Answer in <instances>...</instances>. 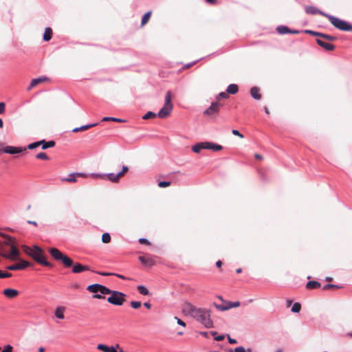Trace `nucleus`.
Returning a JSON list of instances; mask_svg holds the SVG:
<instances>
[{
    "label": "nucleus",
    "instance_id": "obj_3",
    "mask_svg": "<svg viewBox=\"0 0 352 352\" xmlns=\"http://www.w3.org/2000/svg\"><path fill=\"white\" fill-rule=\"evenodd\" d=\"M22 250L26 254L31 256L37 263L47 267H52L53 266L51 263L45 260L44 252L41 248L36 245L33 246V248L23 245L22 246Z\"/></svg>",
    "mask_w": 352,
    "mask_h": 352
},
{
    "label": "nucleus",
    "instance_id": "obj_55",
    "mask_svg": "<svg viewBox=\"0 0 352 352\" xmlns=\"http://www.w3.org/2000/svg\"><path fill=\"white\" fill-rule=\"evenodd\" d=\"M228 342H229L230 344H236V343H237L236 340L233 339V338H231L230 337V336H228Z\"/></svg>",
    "mask_w": 352,
    "mask_h": 352
},
{
    "label": "nucleus",
    "instance_id": "obj_7",
    "mask_svg": "<svg viewBox=\"0 0 352 352\" xmlns=\"http://www.w3.org/2000/svg\"><path fill=\"white\" fill-rule=\"evenodd\" d=\"M109 294L111 296L107 298V301L112 305L120 306L125 301V294L120 292L110 289Z\"/></svg>",
    "mask_w": 352,
    "mask_h": 352
},
{
    "label": "nucleus",
    "instance_id": "obj_8",
    "mask_svg": "<svg viewBox=\"0 0 352 352\" xmlns=\"http://www.w3.org/2000/svg\"><path fill=\"white\" fill-rule=\"evenodd\" d=\"M129 170L127 166H123L122 170L118 174L109 173L104 175H96L95 177H100L102 179H107L112 182L116 183L124 175V174Z\"/></svg>",
    "mask_w": 352,
    "mask_h": 352
},
{
    "label": "nucleus",
    "instance_id": "obj_36",
    "mask_svg": "<svg viewBox=\"0 0 352 352\" xmlns=\"http://www.w3.org/2000/svg\"><path fill=\"white\" fill-rule=\"evenodd\" d=\"M157 116V115L152 112V111H148L146 114H144L142 117L144 120H148L151 118H154Z\"/></svg>",
    "mask_w": 352,
    "mask_h": 352
},
{
    "label": "nucleus",
    "instance_id": "obj_48",
    "mask_svg": "<svg viewBox=\"0 0 352 352\" xmlns=\"http://www.w3.org/2000/svg\"><path fill=\"white\" fill-rule=\"evenodd\" d=\"M139 243L141 244H145L147 245H149L151 244L150 242L147 239H143V238H141L139 239Z\"/></svg>",
    "mask_w": 352,
    "mask_h": 352
},
{
    "label": "nucleus",
    "instance_id": "obj_10",
    "mask_svg": "<svg viewBox=\"0 0 352 352\" xmlns=\"http://www.w3.org/2000/svg\"><path fill=\"white\" fill-rule=\"evenodd\" d=\"M219 101L212 102L210 107H208L204 112V114L206 116H213L218 114L221 107H222Z\"/></svg>",
    "mask_w": 352,
    "mask_h": 352
},
{
    "label": "nucleus",
    "instance_id": "obj_64",
    "mask_svg": "<svg viewBox=\"0 0 352 352\" xmlns=\"http://www.w3.org/2000/svg\"><path fill=\"white\" fill-rule=\"evenodd\" d=\"M38 352H45V349L43 347H40L38 349Z\"/></svg>",
    "mask_w": 352,
    "mask_h": 352
},
{
    "label": "nucleus",
    "instance_id": "obj_5",
    "mask_svg": "<svg viewBox=\"0 0 352 352\" xmlns=\"http://www.w3.org/2000/svg\"><path fill=\"white\" fill-rule=\"evenodd\" d=\"M164 100H165L164 104L157 113V116L160 118H167L168 116H170V114L173 110V105L171 102L172 93L170 91H168L166 93Z\"/></svg>",
    "mask_w": 352,
    "mask_h": 352
},
{
    "label": "nucleus",
    "instance_id": "obj_34",
    "mask_svg": "<svg viewBox=\"0 0 352 352\" xmlns=\"http://www.w3.org/2000/svg\"><path fill=\"white\" fill-rule=\"evenodd\" d=\"M111 236L109 233L106 232L102 235V241L104 243H108L111 241Z\"/></svg>",
    "mask_w": 352,
    "mask_h": 352
},
{
    "label": "nucleus",
    "instance_id": "obj_22",
    "mask_svg": "<svg viewBox=\"0 0 352 352\" xmlns=\"http://www.w3.org/2000/svg\"><path fill=\"white\" fill-rule=\"evenodd\" d=\"M98 125V123H94V124H87V125H83L80 127H76L74 129H72V132L73 133H78V132H80V131H86V130H88L95 126Z\"/></svg>",
    "mask_w": 352,
    "mask_h": 352
},
{
    "label": "nucleus",
    "instance_id": "obj_59",
    "mask_svg": "<svg viewBox=\"0 0 352 352\" xmlns=\"http://www.w3.org/2000/svg\"><path fill=\"white\" fill-rule=\"evenodd\" d=\"M207 3H210V4H216L217 3V0H206Z\"/></svg>",
    "mask_w": 352,
    "mask_h": 352
},
{
    "label": "nucleus",
    "instance_id": "obj_39",
    "mask_svg": "<svg viewBox=\"0 0 352 352\" xmlns=\"http://www.w3.org/2000/svg\"><path fill=\"white\" fill-rule=\"evenodd\" d=\"M141 305H142V303L140 301H131V306L135 309L140 308L141 307Z\"/></svg>",
    "mask_w": 352,
    "mask_h": 352
},
{
    "label": "nucleus",
    "instance_id": "obj_57",
    "mask_svg": "<svg viewBox=\"0 0 352 352\" xmlns=\"http://www.w3.org/2000/svg\"><path fill=\"white\" fill-rule=\"evenodd\" d=\"M93 298H97V299H104V296H102L101 294H94L93 296Z\"/></svg>",
    "mask_w": 352,
    "mask_h": 352
},
{
    "label": "nucleus",
    "instance_id": "obj_12",
    "mask_svg": "<svg viewBox=\"0 0 352 352\" xmlns=\"http://www.w3.org/2000/svg\"><path fill=\"white\" fill-rule=\"evenodd\" d=\"M26 151L27 148L25 147H15L11 146H7L3 148V152L12 155L25 152Z\"/></svg>",
    "mask_w": 352,
    "mask_h": 352
},
{
    "label": "nucleus",
    "instance_id": "obj_62",
    "mask_svg": "<svg viewBox=\"0 0 352 352\" xmlns=\"http://www.w3.org/2000/svg\"><path fill=\"white\" fill-rule=\"evenodd\" d=\"M28 223L29 224H32V225H34V226H37V223H36V221H30V220H29V221H28Z\"/></svg>",
    "mask_w": 352,
    "mask_h": 352
},
{
    "label": "nucleus",
    "instance_id": "obj_60",
    "mask_svg": "<svg viewBox=\"0 0 352 352\" xmlns=\"http://www.w3.org/2000/svg\"><path fill=\"white\" fill-rule=\"evenodd\" d=\"M144 306L148 309H150L151 307V305L149 302H144Z\"/></svg>",
    "mask_w": 352,
    "mask_h": 352
},
{
    "label": "nucleus",
    "instance_id": "obj_54",
    "mask_svg": "<svg viewBox=\"0 0 352 352\" xmlns=\"http://www.w3.org/2000/svg\"><path fill=\"white\" fill-rule=\"evenodd\" d=\"M76 177H84V178L88 177L87 174L82 173H76Z\"/></svg>",
    "mask_w": 352,
    "mask_h": 352
},
{
    "label": "nucleus",
    "instance_id": "obj_19",
    "mask_svg": "<svg viewBox=\"0 0 352 352\" xmlns=\"http://www.w3.org/2000/svg\"><path fill=\"white\" fill-rule=\"evenodd\" d=\"M3 294L7 298H13L19 295V292L14 289L8 288L3 290Z\"/></svg>",
    "mask_w": 352,
    "mask_h": 352
},
{
    "label": "nucleus",
    "instance_id": "obj_26",
    "mask_svg": "<svg viewBox=\"0 0 352 352\" xmlns=\"http://www.w3.org/2000/svg\"><path fill=\"white\" fill-rule=\"evenodd\" d=\"M65 310V308L64 307H58L55 310V316L59 319H63L65 318L64 316V311Z\"/></svg>",
    "mask_w": 352,
    "mask_h": 352
},
{
    "label": "nucleus",
    "instance_id": "obj_37",
    "mask_svg": "<svg viewBox=\"0 0 352 352\" xmlns=\"http://www.w3.org/2000/svg\"><path fill=\"white\" fill-rule=\"evenodd\" d=\"M36 158L43 160H49L50 158L45 153H39L36 155Z\"/></svg>",
    "mask_w": 352,
    "mask_h": 352
},
{
    "label": "nucleus",
    "instance_id": "obj_46",
    "mask_svg": "<svg viewBox=\"0 0 352 352\" xmlns=\"http://www.w3.org/2000/svg\"><path fill=\"white\" fill-rule=\"evenodd\" d=\"M232 133L233 135H236V136H238L240 138H243V135L241 134L238 130H236V129H233L232 131Z\"/></svg>",
    "mask_w": 352,
    "mask_h": 352
},
{
    "label": "nucleus",
    "instance_id": "obj_27",
    "mask_svg": "<svg viewBox=\"0 0 352 352\" xmlns=\"http://www.w3.org/2000/svg\"><path fill=\"white\" fill-rule=\"evenodd\" d=\"M239 91V87L236 84H231L227 88V93L230 94H236Z\"/></svg>",
    "mask_w": 352,
    "mask_h": 352
},
{
    "label": "nucleus",
    "instance_id": "obj_29",
    "mask_svg": "<svg viewBox=\"0 0 352 352\" xmlns=\"http://www.w3.org/2000/svg\"><path fill=\"white\" fill-rule=\"evenodd\" d=\"M151 11H148L144 14L142 19L141 26L145 25L149 21L151 16Z\"/></svg>",
    "mask_w": 352,
    "mask_h": 352
},
{
    "label": "nucleus",
    "instance_id": "obj_32",
    "mask_svg": "<svg viewBox=\"0 0 352 352\" xmlns=\"http://www.w3.org/2000/svg\"><path fill=\"white\" fill-rule=\"evenodd\" d=\"M138 290L139 291V292L142 294V295H148L149 294V292L148 290L147 289V288H146L143 285H139L138 286Z\"/></svg>",
    "mask_w": 352,
    "mask_h": 352
},
{
    "label": "nucleus",
    "instance_id": "obj_11",
    "mask_svg": "<svg viewBox=\"0 0 352 352\" xmlns=\"http://www.w3.org/2000/svg\"><path fill=\"white\" fill-rule=\"evenodd\" d=\"M30 265L31 263L30 262L20 259V263L8 265L6 267V269L12 271L21 270Z\"/></svg>",
    "mask_w": 352,
    "mask_h": 352
},
{
    "label": "nucleus",
    "instance_id": "obj_20",
    "mask_svg": "<svg viewBox=\"0 0 352 352\" xmlns=\"http://www.w3.org/2000/svg\"><path fill=\"white\" fill-rule=\"evenodd\" d=\"M55 144L56 143L54 140L46 142L45 140H42L39 141V146H41L42 149L43 150L49 148H53L55 146Z\"/></svg>",
    "mask_w": 352,
    "mask_h": 352
},
{
    "label": "nucleus",
    "instance_id": "obj_14",
    "mask_svg": "<svg viewBox=\"0 0 352 352\" xmlns=\"http://www.w3.org/2000/svg\"><path fill=\"white\" fill-rule=\"evenodd\" d=\"M322 38H316V42L320 47L327 51H332L334 50L335 46L333 45L323 41Z\"/></svg>",
    "mask_w": 352,
    "mask_h": 352
},
{
    "label": "nucleus",
    "instance_id": "obj_42",
    "mask_svg": "<svg viewBox=\"0 0 352 352\" xmlns=\"http://www.w3.org/2000/svg\"><path fill=\"white\" fill-rule=\"evenodd\" d=\"M170 186V182H160L158 183V186L160 188H166Z\"/></svg>",
    "mask_w": 352,
    "mask_h": 352
},
{
    "label": "nucleus",
    "instance_id": "obj_52",
    "mask_svg": "<svg viewBox=\"0 0 352 352\" xmlns=\"http://www.w3.org/2000/svg\"><path fill=\"white\" fill-rule=\"evenodd\" d=\"M114 276H117L118 278H121V279H122V280H131V278H127V277H126V276H123V275H122V274H115V273H114Z\"/></svg>",
    "mask_w": 352,
    "mask_h": 352
},
{
    "label": "nucleus",
    "instance_id": "obj_38",
    "mask_svg": "<svg viewBox=\"0 0 352 352\" xmlns=\"http://www.w3.org/2000/svg\"><path fill=\"white\" fill-rule=\"evenodd\" d=\"M321 38L330 41H334L336 40V37L325 34H322V35H321Z\"/></svg>",
    "mask_w": 352,
    "mask_h": 352
},
{
    "label": "nucleus",
    "instance_id": "obj_2",
    "mask_svg": "<svg viewBox=\"0 0 352 352\" xmlns=\"http://www.w3.org/2000/svg\"><path fill=\"white\" fill-rule=\"evenodd\" d=\"M50 255L56 261H60L66 267H72V272L75 274L80 273L83 271H89L90 268L88 265H83L79 263H74L73 261L67 256L63 254L59 250L55 248H50L48 250Z\"/></svg>",
    "mask_w": 352,
    "mask_h": 352
},
{
    "label": "nucleus",
    "instance_id": "obj_6",
    "mask_svg": "<svg viewBox=\"0 0 352 352\" xmlns=\"http://www.w3.org/2000/svg\"><path fill=\"white\" fill-rule=\"evenodd\" d=\"M331 23L336 28L343 31H351L352 25L347 22L329 14H324Z\"/></svg>",
    "mask_w": 352,
    "mask_h": 352
},
{
    "label": "nucleus",
    "instance_id": "obj_30",
    "mask_svg": "<svg viewBox=\"0 0 352 352\" xmlns=\"http://www.w3.org/2000/svg\"><path fill=\"white\" fill-rule=\"evenodd\" d=\"M76 173L70 174L67 177L62 179L63 182L74 183L77 182Z\"/></svg>",
    "mask_w": 352,
    "mask_h": 352
},
{
    "label": "nucleus",
    "instance_id": "obj_49",
    "mask_svg": "<svg viewBox=\"0 0 352 352\" xmlns=\"http://www.w3.org/2000/svg\"><path fill=\"white\" fill-rule=\"evenodd\" d=\"M175 319L177 320V322L178 324L181 325V326H183V327H186V323L182 320L180 318H177V317H175Z\"/></svg>",
    "mask_w": 352,
    "mask_h": 352
},
{
    "label": "nucleus",
    "instance_id": "obj_35",
    "mask_svg": "<svg viewBox=\"0 0 352 352\" xmlns=\"http://www.w3.org/2000/svg\"><path fill=\"white\" fill-rule=\"evenodd\" d=\"M300 309L301 305L299 302H295L292 307V311L294 313H298Z\"/></svg>",
    "mask_w": 352,
    "mask_h": 352
},
{
    "label": "nucleus",
    "instance_id": "obj_58",
    "mask_svg": "<svg viewBox=\"0 0 352 352\" xmlns=\"http://www.w3.org/2000/svg\"><path fill=\"white\" fill-rule=\"evenodd\" d=\"M214 340L217 341H222L224 340V336H222V335L218 336L214 338Z\"/></svg>",
    "mask_w": 352,
    "mask_h": 352
},
{
    "label": "nucleus",
    "instance_id": "obj_31",
    "mask_svg": "<svg viewBox=\"0 0 352 352\" xmlns=\"http://www.w3.org/2000/svg\"><path fill=\"white\" fill-rule=\"evenodd\" d=\"M276 30L278 31V32L279 34H281L290 32L289 29L287 27H286V26H278L276 28Z\"/></svg>",
    "mask_w": 352,
    "mask_h": 352
},
{
    "label": "nucleus",
    "instance_id": "obj_13",
    "mask_svg": "<svg viewBox=\"0 0 352 352\" xmlns=\"http://www.w3.org/2000/svg\"><path fill=\"white\" fill-rule=\"evenodd\" d=\"M226 304L227 305L226 306H223V305H218V304L217 303H214V306L218 309V310H220V311H226L229 309H231V308H233V307H238L240 306V302L239 301H236V302H226Z\"/></svg>",
    "mask_w": 352,
    "mask_h": 352
},
{
    "label": "nucleus",
    "instance_id": "obj_15",
    "mask_svg": "<svg viewBox=\"0 0 352 352\" xmlns=\"http://www.w3.org/2000/svg\"><path fill=\"white\" fill-rule=\"evenodd\" d=\"M140 261L144 265L152 267L155 265V261L150 256H139Z\"/></svg>",
    "mask_w": 352,
    "mask_h": 352
},
{
    "label": "nucleus",
    "instance_id": "obj_43",
    "mask_svg": "<svg viewBox=\"0 0 352 352\" xmlns=\"http://www.w3.org/2000/svg\"><path fill=\"white\" fill-rule=\"evenodd\" d=\"M12 276V274L9 272H3L0 270V278H10Z\"/></svg>",
    "mask_w": 352,
    "mask_h": 352
},
{
    "label": "nucleus",
    "instance_id": "obj_25",
    "mask_svg": "<svg viewBox=\"0 0 352 352\" xmlns=\"http://www.w3.org/2000/svg\"><path fill=\"white\" fill-rule=\"evenodd\" d=\"M52 30L50 28H46L43 36V40L49 41L52 37Z\"/></svg>",
    "mask_w": 352,
    "mask_h": 352
},
{
    "label": "nucleus",
    "instance_id": "obj_4",
    "mask_svg": "<svg viewBox=\"0 0 352 352\" xmlns=\"http://www.w3.org/2000/svg\"><path fill=\"white\" fill-rule=\"evenodd\" d=\"M0 235L6 239V241L5 242L6 244L10 245L11 248V252L10 253L3 254L1 256L11 261H20L19 257L20 252L14 244V239L5 234H0Z\"/></svg>",
    "mask_w": 352,
    "mask_h": 352
},
{
    "label": "nucleus",
    "instance_id": "obj_16",
    "mask_svg": "<svg viewBox=\"0 0 352 352\" xmlns=\"http://www.w3.org/2000/svg\"><path fill=\"white\" fill-rule=\"evenodd\" d=\"M47 80H49V78L47 77H40L38 78H34V79L32 80L28 89L30 90L32 88H34V87L37 86L38 84L46 82Z\"/></svg>",
    "mask_w": 352,
    "mask_h": 352
},
{
    "label": "nucleus",
    "instance_id": "obj_45",
    "mask_svg": "<svg viewBox=\"0 0 352 352\" xmlns=\"http://www.w3.org/2000/svg\"><path fill=\"white\" fill-rule=\"evenodd\" d=\"M305 32L308 33V34H312L314 36H319L320 38H321V35H322V33L316 32H314V31H311V30H305Z\"/></svg>",
    "mask_w": 352,
    "mask_h": 352
},
{
    "label": "nucleus",
    "instance_id": "obj_44",
    "mask_svg": "<svg viewBox=\"0 0 352 352\" xmlns=\"http://www.w3.org/2000/svg\"><path fill=\"white\" fill-rule=\"evenodd\" d=\"M228 98V93H226V92H221V93L218 95V96H217V101H219V100L220 98H224V99H226V98Z\"/></svg>",
    "mask_w": 352,
    "mask_h": 352
},
{
    "label": "nucleus",
    "instance_id": "obj_21",
    "mask_svg": "<svg viewBox=\"0 0 352 352\" xmlns=\"http://www.w3.org/2000/svg\"><path fill=\"white\" fill-rule=\"evenodd\" d=\"M305 11L307 14H320L322 16H324V14H326L325 13H324L323 12L319 10L318 8H316V7H314V6H307L305 8Z\"/></svg>",
    "mask_w": 352,
    "mask_h": 352
},
{
    "label": "nucleus",
    "instance_id": "obj_33",
    "mask_svg": "<svg viewBox=\"0 0 352 352\" xmlns=\"http://www.w3.org/2000/svg\"><path fill=\"white\" fill-rule=\"evenodd\" d=\"M102 122H107V121H113L116 122H122L123 120L120 118H113V117H104L102 120Z\"/></svg>",
    "mask_w": 352,
    "mask_h": 352
},
{
    "label": "nucleus",
    "instance_id": "obj_1",
    "mask_svg": "<svg viewBox=\"0 0 352 352\" xmlns=\"http://www.w3.org/2000/svg\"><path fill=\"white\" fill-rule=\"evenodd\" d=\"M182 311L186 316H189L203 324L206 328L213 327L210 311L204 308H199L192 304L185 302L182 305Z\"/></svg>",
    "mask_w": 352,
    "mask_h": 352
},
{
    "label": "nucleus",
    "instance_id": "obj_40",
    "mask_svg": "<svg viewBox=\"0 0 352 352\" xmlns=\"http://www.w3.org/2000/svg\"><path fill=\"white\" fill-rule=\"evenodd\" d=\"M338 288H340V287L336 285L327 284V285H324L322 287V289L323 290H327V289H338Z\"/></svg>",
    "mask_w": 352,
    "mask_h": 352
},
{
    "label": "nucleus",
    "instance_id": "obj_63",
    "mask_svg": "<svg viewBox=\"0 0 352 352\" xmlns=\"http://www.w3.org/2000/svg\"><path fill=\"white\" fill-rule=\"evenodd\" d=\"M195 63H195H193L188 64V65H185V66H184V68H186V69L190 68V67L192 65H193Z\"/></svg>",
    "mask_w": 352,
    "mask_h": 352
},
{
    "label": "nucleus",
    "instance_id": "obj_9",
    "mask_svg": "<svg viewBox=\"0 0 352 352\" xmlns=\"http://www.w3.org/2000/svg\"><path fill=\"white\" fill-rule=\"evenodd\" d=\"M87 289L92 293L100 292L101 294L105 295L110 293V289L107 287L100 284H93L87 287Z\"/></svg>",
    "mask_w": 352,
    "mask_h": 352
},
{
    "label": "nucleus",
    "instance_id": "obj_17",
    "mask_svg": "<svg viewBox=\"0 0 352 352\" xmlns=\"http://www.w3.org/2000/svg\"><path fill=\"white\" fill-rule=\"evenodd\" d=\"M203 143H204L205 149H210V150H213L214 151H219L222 150V148H223L222 146L212 143V142H204Z\"/></svg>",
    "mask_w": 352,
    "mask_h": 352
},
{
    "label": "nucleus",
    "instance_id": "obj_61",
    "mask_svg": "<svg viewBox=\"0 0 352 352\" xmlns=\"http://www.w3.org/2000/svg\"><path fill=\"white\" fill-rule=\"evenodd\" d=\"M222 264H223V263H222L221 261H217V263H216V265H217V267H219V268H220V267L222 266Z\"/></svg>",
    "mask_w": 352,
    "mask_h": 352
},
{
    "label": "nucleus",
    "instance_id": "obj_50",
    "mask_svg": "<svg viewBox=\"0 0 352 352\" xmlns=\"http://www.w3.org/2000/svg\"><path fill=\"white\" fill-rule=\"evenodd\" d=\"M98 274L107 276H114V273H110V272H98Z\"/></svg>",
    "mask_w": 352,
    "mask_h": 352
},
{
    "label": "nucleus",
    "instance_id": "obj_18",
    "mask_svg": "<svg viewBox=\"0 0 352 352\" xmlns=\"http://www.w3.org/2000/svg\"><path fill=\"white\" fill-rule=\"evenodd\" d=\"M260 88H258V87H252L251 89H250V95L251 96L256 100H259L261 99L262 98V95L260 93Z\"/></svg>",
    "mask_w": 352,
    "mask_h": 352
},
{
    "label": "nucleus",
    "instance_id": "obj_41",
    "mask_svg": "<svg viewBox=\"0 0 352 352\" xmlns=\"http://www.w3.org/2000/svg\"><path fill=\"white\" fill-rule=\"evenodd\" d=\"M38 146H39V141L28 144L26 148L30 150H32V149L37 148Z\"/></svg>",
    "mask_w": 352,
    "mask_h": 352
},
{
    "label": "nucleus",
    "instance_id": "obj_56",
    "mask_svg": "<svg viewBox=\"0 0 352 352\" xmlns=\"http://www.w3.org/2000/svg\"><path fill=\"white\" fill-rule=\"evenodd\" d=\"M254 157L256 160H263V155H261V154H258V153H255L254 154Z\"/></svg>",
    "mask_w": 352,
    "mask_h": 352
},
{
    "label": "nucleus",
    "instance_id": "obj_53",
    "mask_svg": "<svg viewBox=\"0 0 352 352\" xmlns=\"http://www.w3.org/2000/svg\"><path fill=\"white\" fill-rule=\"evenodd\" d=\"M234 352H246L243 346H239L234 349Z\"/></svg>",
    "mask_w": 352,
    "mask_h": 352
},
{
    "label": "nucleus",
    "instance_id": "obj_24",
    "mask_svg": "<svg viewBox=\"0 0 352 352\" xmlns=\"http://www.w3.org/2000/svg\"><path fill=\"white\" fill-rule=\"evenodd\" d=\"M321 284L315 280H311L307 283L306 284V288L307 289H314L320 287Z\"/></svg>",
    "mask_w": 352,
    "mask_h": 352
},
{
    "label": "nucleus",
    "instance_id": "obj_47",
    "mask_svg": "<svg viewBox=\"0 0 352 352\" xmlns=\"http://www.w3.org/2000/svg\"><path fill=\"white\" fill-rule=\"evenodd\" d=\"M12 346L11 345H6V346H4L2 352H12Z\"/></svg>",
    "mask_w": 352,
    "mask_h": 352
},
{
    "label": "nucleus",
    "instance_id": "obj_51",
    "mask_svg": "<svg viewBox=\"0 0 352 352\" xmlns=\"http://www.w3.org/2000/svg\"><path fill=\"white\" fill-rule=\"evenodd\" d=\"M6 104L4 102H0V114H2L5 111Z\"/></svg>",
    "mask_w": 352,
    "mask_h": 352
},
{
    "label": "nucleus",
    "instance_id": "obj_23",
    "mask_svg": "<svg viewBox=\"0 0 352 352\" xmlns=\"http://www.w3.org/2000/svg\"><path fill=\"white\" fill-rule=\"evenodd\" d=\"M97 349L103 352H117L113 346H108L102 344H98Z\"/></svg>",
    "mask_w": 352,
    "mask_h": 352
},
{
    "label": "nucleus",
    "instance_id": "obj_28",
    "mask_svg": "<svg viewBox=\"0 0 352 352\" xmlns=\"http://www.w3.org/2000/svg\"><path fill=\"white\" fill-rule=\"evenodd\" d=\"M203 149H205L203 142L197 143V144L193 145L192 147V151L196 153H199Z\"/></svg>",
    "mask_w": 352,
    "mask_h": 352
}]
</instances>
